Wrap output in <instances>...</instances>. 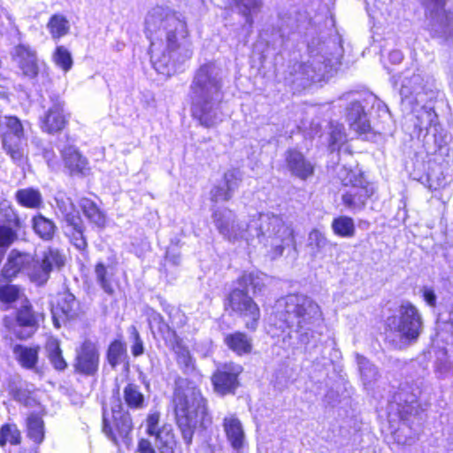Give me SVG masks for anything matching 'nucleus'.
Wrapping results in <instances>:
<instances>
[{
    "label": "nucleus",
    "instance_id": "2f4dec72",
    "mask_svg": "<svg viewBox=\"0 0 453 453\" xmlns=\"http://www.w3.org/2000/svg\"><path fill=\"white\" fill-rule=\"evenodd\" d=\"M239 12L245 18L246 23L251 27L253 18L261 11L262 0H234Z\"/></svg>",
    "mask_w": 453,
    "mask_h": 453
},
{
    "label": "nucleus",
    "instance_id": "49530a36",
    "mask_svg": "<svg viewBox=\"0 0 453 453\" xmlns=\"http://www.w3.org/2000/svg\"><path fill=\"white\" fill-rule=\"evenodd\" d=\"M436 328L438 335L441 338H443L444 333H449L453 337V304L446 311L439 313Z\"/></svg>",
    "mask_w": 453,
    "mask_h": 453
},
{
    "label": "nucleus",
    "instance_id": "7ed1b4c3",
    "mask_svg": "<svg viewBox=\"0 0 453 453\" xmlns=\"http://www.w3.org/2000/svg\"><path fill=\"white\" fill-rule=\"evenodd\" d=\"M275 318L297 334L300 344L307 345L321 335L324 317L320 306L303 295H288L276 303Z\"/></svg>",
    "mask_w": 453,
    "mask_h": 453
},
{
    "label": "nucleus",
    "instance_id": "09e8293b",
    "mask_svg": "<svg viewBox=\"0 0 453 453\" xmlns=\"http://www.w3.org/2000/svg\"><path fill=\"white\" fill-rule=\"evenodd\" d=\"M20 432L14 424H4L0 428V446L4 447L7 442L12 445L20 443Z\"/></svg>",
    "mask_w": 453,
    "mask_h": 453
},
{
    "label": "nucleus",
    "instance_id": "e433bc0d",
    "mask_svg": "<svg viewBox=\"0 0 453 453\" xmlns=\"http://www.w3.org/2000/svg\"><path fill=\"white\" fill-rule=\"evenodd\" d=\"M328 244V240L320 231L313 229L309 234L307 247L311 257H318L324 252Z\"/></svg>",
    "mask_w": 453,
    "mask_h": 453
},
{
    "label": "nucleus",
    "instance_id": "3c124183",
    "mask_svg": "<svg viewBox=\"0 0 453 453\" xmlns=\"http://www.w3.org/2000/svg\"><path fill=\"white\" fill-rule=\"evenodd\" d=\"M66 120L64 115H43L41 118V127L43 131L53 134L64 128Z\"/></svg>",
    "mask_w": 453,
    "mask_h": 453
},
{
    "label": "nucleus",
    "instance_id": "c756f323",
    "mask_svg": "<svg viewBox=\"0 0 453 453\" xmlns=\"http://www.w3.org/2000/svg\"><path fill=\"white\" fill-rule=\"evenodd\" d=\"M95 274L96 282L100 285L101 288L106 294L112 296L114 294V288L112 286L113 267L105 266L102 262H99L96 265Z\"/></svg>",
    "mask_w": 453,
    "mask_h": 453
},
{
    "label": "nucleus",
    "instance_id": "8fccbe9b",
    "mask_svg": "<svg viewBox=\"0 0 453 453\" xmlns=\"http://www.w3.org/2000/svg\"><path fill=\"white\" fill-rule=\"evenodd\" d=\"M266 280V276L263 273H244L240 279V285L248 290L249 288H251L253 291L260 292L265 286V280Z\"/></svg>",
    "mask_w": 453,
    "mask_h": 453
},
{
    "label": "nucleus",
    "instance_id": "9b49d317",
    "mask_svg": "<svg viewBox=\"0 0 453 453\" xmlns=\"http://www.w3.org/2000/svg\"><path fill=\"white\" fill-rule=\"evenodd\" d=\"M333 62L323 56H312L305 63H298L293 65L291 74L295 76L293 81L300 86H306L310 81H319L324 79L333 66Z\"/></svg>",
    "mask_w": 453,
    "mask_h": 453
},
{
    "label": "nucleus",
    "instance_id": "f257e3e1",
    "mask_svg": "<svg viewBox=\"0 0 453 453\" xmlns=\"http://www.w3.org/2000/svg\"><path fill=\"white\" fill-rule=\"evenodd\" d=\"M150 61L160 74L170 77L193 56V44L186 17L169 8H152L145 18Z\"/></svg>",
    "mask_w": 453,
    "mask_h": 453
},
{
    "label": "nucleus",
    "instance_id": "bf43d9fd",
    "mask_svg": "<svg viewBox=\"0 0 453 453\" xmlns=\"http://www.w3.org/2000/svg\"><path fill=\"white\" fill-rule=\"evenodd\" d=\"M19 290L15 285L0 286V300L4 303H12L19 297Z\"/></svg>",
    "mask_w": 453,
    "mask_h": 453
},
{
    "label": "nucleus",
    "instance_id": "e2e57ef3",
    "mask_svg": "<svg viewBox=\"0 0 453 453\" xmlns=\"http://www.w3.org/2000/svg\"><path fill=\"white\" fill-rule=\"evenodd\" d=\"M159 422V414L152 413L148 416L146 423H147V433L151 435L155 434L157 431L160 430L158 426Z\"/></svg>",
    "mask_w": 453,
    "mask_h": 453
},
{
    "label": "nucleus",
    "instance_id": "1a4fd4ad",
    "mask_svg": "<svg viewBox=\"0 0 453 453\" xmlns=\"http://www.w3.org/2000/svg\"><path fill=\"white\" fill-rule=\"evenodd\" d=\"M402 96V111H410L411 113H434V110L426 106H420V103L424 101V85L423 78L420 74H412L411 77H405L403 81L400 89Z\"/></svg>",
    "mask_w": 453,
    "mask_h": 453
},
{
    "label": "nucleus",
    "instance_id": "423d86ee",
    "mask_svg": "<svg viewBox=\"0 0 453 453\" xmlns=\"http://www.w3.org/2000/svg\"><path fill=\"white\" fill-rule=\"evenodd\" d=\"M388 325L398 337V340H393V344L401 349L418 340L423 328V319L417 307L405 301L399 306L397 315L388 319Z\"/></svg>",
    "mask_w": 453,
    "mask_h": 453
},
{
    "label": "nucleus",
    "instance_id": "20e7f679",
    "mask_svg": "<svg viewBox=\"0 0 453 453\" xmlns=\"http://www.w3.org/2000/svg\"><path fill=\"white\" fill-rule=\"evenodd\" d=\"M174 411L177 424L185 443H192L195 430L200 426L207 428L211 423L207 402L192 382L179 378L173 393Z\"/></svg>",
    "mask_w": 453,
    "mask_h": 453
},
{
    "label": "nucleus",
    "instance_id": "052dcab7",
    "mask_svg": "<svg viewBox=\"0 0 453 453\" xmlns=\"http://www.w3.org/2000/svg\"><path fill=\"white\" fill-rule=\"evenodd\" d=\"M233 195L224 185L214 187L211 191V197L213 202H226L232 198Z\"/></svg>",
    "mask_w": 453,
    "mask_h": 453
},
{
    "label": "nucleus",
    "instance_id": "c85d7f7f",
    "mask_svg": "<svg viewBox=\"0 0 453 453\" xmlns=\"http://www.w3.org/2000/svg\"><path fill=\"white\" fill-rule=\"evenodd\" d=\"M15 197L20 205L30 209H38L43 203L40 191L32 188L19 189Z\"/></svg>",
    "mask_w": 453,
    "mask_h": 453
},
{
    "label": "nucleus",
    "instance_id": "0e129e2a",
    "mask_svg": "<svg viewBox=\"0 0 453 453\" xmlns=\"http://www.w3.org/2000/svg\"><path fill=\"white\" fill-rule=\"evenodd\" d=\"M164 311L168 314L169 319L173 324L175 323V319L177 318H179V321L176 322L177 325L181 326L184 323V315L180 312L179 309L168 305L165 308H164Z\"/></svg>",
    "mask_w": 453,
    "mask_h": 453
},
{
    "label": "nucleus",
    "instance_id": "7c9ffc66",
    "mask_svg": "<svg viewBox=\"0 0 453 453\" xmlns=\"http://www.w3.org/2000/svg\"><path fill=\"white\" fill-rule=\"evenodd\" d=\"M80 207L90 222L99 227L104 226L105 216L96 206V203L88 198H81L80 201Z\"/></svg>",
    "mask_w": 453,
    "mask_h": 453
},
{
    "label": "nucleus",
    "instance_id": "4c0bfd02",
    "mask_svg": "<svg viewBox=\"0 0 453 453\" xmlns=\"http://www.w3.org/2000/svg\"><path fill=\"white\" fill-rule=\"evenodd\" d=\"M47 27L53 39H59L68 34L69 21L61 14H54L50 19Z\"/></svg>",
    "mask_w": 453,
    "mask_h": 453
},
{
    "label": "nucleus",
    "instance_id": "4d7b16f0",
    "mask_svg": "<svg viewBox=\"0 0 453 453\" xmlns=\"http://www.w3.org/2000/svg\"><path fill=\"white\" fill-rule=\"evenodd\" d=\"M349 119L350 128L359 134H366L370 129V122L366 115H351Z\"/></svg>",
    "mask_w": 453,
    "mask_h": 453
},
{
    "label": "nucleus",
    "instance_id": "0eeeda50",
    "mask_svg": "<svg viewBox=\"0 0 453 453\" xmlns=\"http://www.w3.org/2000/svg\"><path fill=\"white\" fill-rule=\"evenodd\" d=\"M340 179L346 188L342 195L343 204L352 211L362 210L374 192L372 185L362 174L346 168L340 173Z\"/></svg>",
    "mask_w": 453,
    "mask_h": 453
},
{
    "label": "nucleus",
    "instance_id": "603ef678",
    "mask_svg": "<svg viewBox=\"0 0 453 453\" xmlns=\"http://www.w3.org/2000/svg\"><path fill=\"white\" fill-rule=\"evenodd\" d=\"M365 112L378 113L388 112V106L372 93H365Z\"/></svg>",
    "mask_w": 453,
    "mask_h": 453
},
{
    "label": "nucleus",
    "instance_id": "58836bf2",
    "mask_svg": "<svg viewBox=\"0 0 453 453\" xmlns=\"http://www.w3.org/2000/svg\"><path fill=\"white\" fill-rule=\"evenodd\" d=\"M332 229L336 235L341 237H353L356 232L355 224L351 218L340 216L332 222Z\"/></svg>",
    "mask_w": 453,
    "mask_h": 453
},
{
    "label": "nucleus",
    "instance_id": "a18cd8bd",
    "mask_svg": "<svg viewBox=\"0 0 453 453\" xmlns=\"http://www.w3.org/2000/svg\"><path fill=\"white\" fill-rule=\"evenodd\" d=\"M427 182L430 189H439L447 185V178L443 173L441 165L432 164L427 173Z\"/></svg>",
    "mask_w": 453,
    "mask_h": 453
},
{
    "label": "nucleus",
    "instance_id": "338daca9",
    "mask_svg": "<svg viewBox=\"0 0 453 453\" xmlns=\"http://www.w3.org/2000/svg\"><path fill=\"white\" fill-rule=\"evenodd\" d=\"M423 296L428 305L435 306L436 296L433 289L428 288H423Z\"/></svg>",
    "mask_w": 453,
    "mask_h": 453
},
{
    "label": "nucleus",
    "instance_id": "864d4df0",
    "mask_svg": "<svg viewBox=\"0 0 453 453\" xmlns=\"http://www.w3.org/2000/svg\"><path fill=\"white\" fill-rule=\"evenodd\" d=\"M242 180V174L238 169L228 170L224 174V183L223 185L226 188V189L234 195V193L239 188Z\"/></svg>",
    "mask_w": 453,
    "mask_h": 453
},
{
    "label": "nucleus",
    "instance_id": "69168bd1",
    "mask_svg": "<svg viewBox=\"0 0 453 453\" xmlns=\"http://www.w3.org/2000/svg\"><path fill=\"white\" fill-rule=\"evenodd\" d=\"M194 119L205 127H211L215 124L214 115H193Z\"/></svg>",
    "mask_w": 453,
    "mask_h": 453
},
{
    "label": "nucleus",
    "instance_id": "a878e982",
    "mask_svg": "<svg viewBox=\"0 0 453 453\" xmlns=\"http://www.w3.org/2000/svg\"><path fill=\"white\" fill-rule=\"evenodd\" d=\"M420 395V390L418 387L405 384L403 385L396 395V399L400 404H404L403 411L407 413L417 414L419 409L418 399Z\"/></svg>",
    "mask_w": 453,
    "mask_h": 453
},
{
    "label": "nucleus",
    "instance_id": "473e14b6",
    "mask_svg": "<svg viewBox=\"0 0 453 453\" xmlns=\"http://www.w3.org/2000/svg\"><path fill=\"white\" fill-rule=\"evenodd\" d=\"M123 397L127 405L131 409L141 410L145 407V397L138 385L127 384L123 390Z\"/></svg>",
    "mask_w": 453,
    "mask_h": 453
},
{
    "label": "nucleus",
    "instance_id": "c03bdc74",
    "mask_svg": "<svg viewBox=\"0 0 453 453\" xmlns=\"http://www.w3.org/2000/svg\"><path fill=\"white\" fill-rule=\"evenodd\" d=\"M167 346L175 352L177 356V362L183 367L185 372H189L194 369V363L190 352L181 344L180 338L176 339V344Z\"/></svg>",
    "mask_w": 453,
    "mask_h": 453
},
{
    "label": "nucleus",
    "instance_id": "680f3d73",
    "mask_svg": "<svg viewBox=\"0 0 453 453\" xmlns=\"http://www.w3.org/2000/svg\"><path fill=\"white\" fill-rule=\"evenodd\" d=\"M131 338L134 342L132 346V354L134 357H138L143 353V343L140 337L139 332L137 331L134 326H130L129 328Z\"/></svg>",
    "mask_w": 453,
    "mask_h": 453
},
{
    "label": "nucleus",
    "instance_id": "6ab92c4d",
    "mask_svg": "<svg viewBox=\"0 0 453 453\" xmlns=\"http://www.w3.org/2000/svg\"><path fill=\"white\" fill-rule=\"evenodd\" d=\"M80 312V303L75 296L70 292H65L60 295L58 304L52 308V319L56 327H60L61 322L65 319H73Z\"/></svg>",
    "mask_w": 453,
    "mask_h": 453
},
{
    "label": "nucleus",
    "instance_id": "f3484780",
    "mask_svg": "<svg viewBox=\"0 0 453 453\" xmlns=\"http://www.w3.org/2000/svg\"><path fill=\"white\" fill-rule=\"evenodd\" d=\"M43 319V313H35L27 301L17 312L18 326L14 329L15 334L20 339L30 337L37 329L39 321Z\"/></svg>",
    "mask_w": 453,
    "mask_h": 453
},
{
    "label": "nucleus",
    "instance_id": "bb28decb",
    "mask_svg": "<svg viewBox=\"0 0 453 453\" xmlns=\"http://www.w3.org/2000/svg\"><path fill=\"white\" fill-rule=\"evenodd\" d=\"M155 438V445L160 453H173L176 446L175 436L171 426H163L160 430L151 434Z\"/></svg>",
    "mask_w": 453,
    "mask_h": 453
},
{
    "label": "nucleus",
    "instance_id": "774afa93",
    "mask_svg": "<svg viewBox=\"0 0 453 453\" xmlns=\"http://www.w3.org/2000/svg\"><path fill=\"white\" fill-rule=\"evenodd\" d=\"M138 451L140 453H155V449L151 442L146 439H142L138 444Z\"/></svg>",
    "mask_w": 453,
    "mask_h": 453
},
{
    "label": "nucleus",
    "instance_id": "6e6d98bb",
    "mask_svg": "<svg viewBox=\"0 0 453 453\" xmlns=\"http://www.w3.org/2000/svg\"><path fill=\"white\" fill-rule=\"evenodd\" d=\"M1 211H3L4 219L10 225L11 227L20 229L22 222L12 207L6 203L1 204Z\"/></svg>",
    "mask_w": 453,
    "mask_h": 453
},
{
    "label": "nucleus",
    "instance_id": "a211bd4d",
    "mask_svg": "<svg viewBox=\"0 0 453 453\" xmlns=\"http://www.w3.org/2000/svg\"><path fill=\"white\" fill-rule=\"evenodd\" d=\"M31 263L32 255L16 250H11L0 273V283L12 280L21 272L27 274V267Z\"/></svg>",
    "mask_w": 453,
    "mask_h": 453
},
{
    "label": "nucleus",
    "instance_id": "393cba45",
    "mask_svg": "<svg viewBox=\"0 0 453 453\" xmlns=\"http://www.w3.org/2000/svg\"><path fill=\"white\" fill-rule=\"evenodd\" d=\"M224 343L238 356L250 354L253 349L252 338L240 331L226 334Z\"/></svg>",
    "mask_w": 453,
    "mask_h": 453
},
{
    "label": "nucleus",
    "instance_id": "a19ab883",
    "mask_svg": "<svg viewBox=\"0 0 453 453\" xmlns=\"http://www.w3.org/2000/svg\"><path fill=\"white\" fill-rule=\"evenodd\" d=\"M46 351L50 363L57 370H65L67 366L65 360L62 356L59 342L55 339H50L46 343Z\"/></svg>",
    "mask_w": 453,
    "mask_h": 453
},
{
    "label": "nucleus",
    "instance_id": "13d9d810",
    "mask_svg": "<svg viewBox=\"0 0 453 453\" xmlns=\"http://www.w3.org/2000/svg\"><path fill=\"white\" fill-rule=\"evenodd\" d=\"M330 141L329 146L332 150H334L336 147H339L346 140L344 133V127L342 125L336 124L331 126Z\"/></svg>",
    "mask_w": 453,
    "mask_h": 453
},
{
    "label": "nucleus",
    "instance_id": "412c9836",
    "mask_svg": "<svg viewBox=\"0 0 453 453\" xmlns=\"http://www.w3.org/2000/svg\"><path fill=\"white\" fill-rule=\"evenodd\" d=\"M66 222L65 234L70 242L79 250H85L88 247L87 240L84 236V225L81 218L77 211L66 212L65 215Z\"/></svg>",
    "mask_w": 453,
    "mask_h": 453
},
{
    "label": "nucleus",
    "instance_id": "aec40b11",
    "mask_svg": "<svg viewBox=\"0 0 453 453\" xmlns=\"http://www.w3.org/2000/svg\"><path fill=\"white\" fill-rule=\"evenodd\" d=\"M285 162L290 173L303 180L311 177L314 173L313 164L296 150L290 149L286 151Z\"/></svg>",
    "mask_w": 453,
    "mask_h": 453
},
{
    "label": "nucleus",
    "instance_id": "ea45409f",
    "mask_svg": "<svg viewBox=\"0 0 453 453\" xmlns=\"http://www.w3.org/2000/svg\"><path fill=\"white\" fill-rule=\"evenodd\" d=\"M340 101L347 103L346 111L349 113H366L365 103V93H347L340 97Z\"/></svg>",
    "mask_w": 453,
    "mask_h": 453
},
{
    "label": "nucleus",
    "instance_id": "de8ad7c7",
    "mask_svg": "<svg viewBox=\"0 0 453 453\" xmlns=\"http://www.w3.org/2000/svg\"><path fill=\"white\" fill-rule=\"evenodd\" d=\"M52 60L65 73L69 72L73 65L71 52L65 46H58L52 55Z\"/></svg>",
    "mask_w": 453,
    "mask_h": 453
},
{
    "label": "nucleus",
    "instance_id": "9d476101",
    "mask_svg": "<svg viewBox=\"0 0 453 453\" xmlns=\"http://www.w3.org/2000/svg\"><path fill=\"white\" fill-rule=\"evenodd\" d=\"M0 131L2 132V144L4 151L18 165L23 161L24 154L20 148V137L23 127L16 116H4L0 120Z\"/></svg>",
    "mask_w": 453,
    "mask_h": 453
},
{
    "label": "nucleus",
    "instance_id": "ddd939ff",
    "mask_svg": "<svg viewBox=\"0 0 453 453\" xmlns=\"http://www.w3.org/2000/svg\"><path fill=\"white\" fill-rule=\"evenodd\" d=\"M64 264V256L58 250L50 249L44 252L41 260L35 259L32 256V263L27 267V275L32 281L42 285L48 280L54 268H60Z\"/></svg>",
    "mask_w": 453,
    "mask_h": 453
},
{
    "label": "nucleus",
    "instance_id": "f03ea898",
    "mask_svg": "<svg viewBox=\"0 0 453 453\" xmlns=\"http://www.w3.org/2000/svg\"><path fill=\"white\" fill-rule=\"evenodd\" d=\"M212 220L219 233L229 242L257 238L273 259L282 256L286 248L295 245L294 230L278 215L259 213L248 224L237 221L234 212L228 208H217Z\"/></svg>",
    "mask_w": 453,
    "mask_h": 453
},
{
    "label": "nucleus",
    "instance_id": "37998d69",
    "mask_svg": "<svg viewBox=\"0 0 453 453\" xmlns=\"http://www.w3.org/2000/svg\"><path fill=\"white\" fill-rule=\"evenodd\" d=\"M127 357L125 344L119 340L112 342L107 350V360L112 368L121 364Z\"/></svg>",
    "mask_w": 453,
    "mask_h": 453
},
{
    "label": "nucleus",
    "instance_id": "cd10ccee",
    "mask_svg": "<svg viewBox=\"0 0 453 453\" xmlns=\"http://www.w3.org/2000/svg\"><path fill=\"white\" fill-rule=\"evenodd\" d=\"M32 227L35 233L44 241L52 240L57 230L55 223L40 213L32 219Z\"/></svg>",
    "mask_w": 453,
    "mask_h": 453
},
{
    "label": "nucleus",
    "instance_id": "79ce46f5",
    "mask_svg": "<svg viewBox=\"0 0 453 453\" xmlns=\"http://www.w3.org/2000/svg\"><path fill=\"white\" fill-rule=\"evenodd\" d=\"M27 435L35 443L40 444L44 439V428L42 419L35 414L27 419Z\"/></svg>",
    "mask_w": 453,
    "mask_h": 453
},
{
    "label": "nucleus",
    "instance_id": "72a5a7b5",
    "mask_svg": "<svg viewBox=\"0 0 453 453\" xmlns=\"http://www.w3.org/2000/svg\"><path fill=\"white\" fill-rule=\"evenodd\" d=\"M13 353L23 367L32 369L35 366L38 360V348L16 345Z\"/></svg>",
    "mask_w": 453,
    "mask_h": 453
},
{
    "label": "nucleus",
    "instance_id": "c9c22d12",
    "mask_svg": "<svg viewBox=\"0 0 453 453\" xmlns=\"http://www.w3.org/2000/svg\"><path fill=\"white\" fill-rule=\"evenodd\" d=\"M118 410L112 409V416L115 420V428L121 438H127L133 429L132 419L127 413L121 412V405L116 406Z\"/></svg>",
    "mask_w": 453,
    "mask_h": 453
},
{
    "label": "nucleus",
    "instance_id": "f8f14e48",
    "mask_svg": "<svg viewBox=\"0 0 453 453\" xmlns=\"http://www.w3.org/2000/svg\"><path fill=\"white\" fill-rule=\"evenodd\" d=\"M227 301L231 310L246 319V327L255 330L260 318V311L257 304L248 296L247 290L234 289L229 294Z\"/></svg>",
    "mask_w": 453,
    "mask_h": 453
},
{
    "label": "nucleus",
    "instance_id": "dca6fc26",
    "mask_svg": "<svg viewBox=\"0 0 453 453\" xmlns=\"http://www.w3.org/2000/svg\"><path fill=\"white\" fill-rule=\"evenodd\" d=\"M242 370L241 365L234 363L225 364L218 368L211 378L215 391L220 395L234 393L238 386V376Z\"/></svg>",
    "mask_w": 453,
    "mask_h": 453
},
{
    "label": "nucleus",
    "instance_id": "5701e85b",
    "mask_svg": "<svg viewBox=\"0 0 453 453\" xmlns=\"http://www.w3.org/2000/svg\"><path fill=\"white\" fill-rule=\"evenodd\" d=\"M65 167L71 174L87 175L89 172L88 160L73 146H67L61 151Z\"/></svg>",
    "mask_w": 453,
    "mask_h": 453
},
{
    "label": "nucleus",
    "instance_id": "4be33fe9",
    "mask_svg": "<svg viewBox=\"0 0 453 453\" xmlns=\"http://www.w3.org/2000/svg\"><path fill=\"white\" fill-rule=\"evenodd\" d=\"M147 320L151 333L156 335L158 334L166 345L176 344V339L179 338L176 332L165 322L162 315L154 310L147 311Z\"/></svg>",
    "mask_w": 453,
    "mask_h": 453
},
{
    "label": "nucleus",
    "instance_id": "4468645a",
    "mask_svg": "<svg viewBox=\"0 0 453 453\" xmlns=\"http://www.w3.org/2000/svg\"><path fill=\"white\" fill-rule=\"evenodd\" d=\"M75 352L73 364L75 372L85 376H95L98 372L100 361L96 344L90 340H86Z\"/></svg>",
    "mask_w": 453,
    "mask_h": 453
},
{
    "label": "nucleus",
    "instance_id": "6e6552de",
    "mask_svg": "<svg viewBox=\"0 0 453 453\" xmlns=\"http://www.w3.org/2000/svg\"><path fill=\"white\" fill-rule=\"evenodd\" d=\"M429 12V30L433 36L453 39V5L446 0H423Z\"/></svg>",
    "mask_w": 453,
    "mask_h": 453
},
{
    "label": "nucleus",
    "instance_id": "2eb2a0df",
    "mask_svg": "<svg viewBox=\"0 0 453 453\" xmlns=\"http://www.w3.org/2000/svg\"><path fill=\"white\" fill-rule=\"evenodd\" d=\"M12 59L22 74L28 79H35L39 73V60L36 50L28 44L19 43L11 51Z\"/></svg>",
    "mask_w": 453,
    "mask_h": 453
},
{
    "label": "nucleus",
    "instance_id": "39448f33",
    "mask_svg": "<svg viewBox=\"0 0 453 453\" xmlns=\"http://www.w3.org/2000/svg\"><path fill=\"white\" fill-rule=\"evenodd\" d=\"M223 100L222 78L219 66L206 63L196 71L191 84L193 113H210L219 108Z\"/></svg>",
    "mask_w": 453,
    "mask_h": 453
},
{
    "label": "nucleus",
    "instance_id": "b1692460",
    "mask_svg": "<svg viewBox=\"0 0 453 453\" xmlns=\"http://www.w3.org/2000/svg\"><path fill=\"white\" fill-rule=\"evenodd\" d=\"M223 427L231 446L236 450L242 449L245 434L240 419L235 415L227 416L223 419Z\"/></svg>",
    "mask_w": 453,
    "mask_h": 453
},
{
    "label": "nucleus",
    "instance_id": "5fc2aeb1",
    "mask_svg": "<svg viewBox=\"0 0 453 453\" xmlns=\"http://www.w3.org/2000/svg\"><path fill=\"white\" fill-rule=\"evenodd\" d=\"M10 226H0V248L10 247L18 239V231Z\"/></svg>",
    "mask_w": 453,
    "mask_h": 453
},
{
    "label": "nucleus",
    "instance_id": "f704fd0d",
    "mask_svg": "<svg viewBox=\"0 0 453 453\" xmlns=\"http://www.w3.org/2000/svg\"><path fill=\"white\" fill-rule=\"evenodd\" d=\"M356 357L364 384L366 386L377 381L380 377L378 368L365 357L359 354Z\"/></svg>",
    "mask_w": 453,
    "mask_h": 453
}]
</instances>
